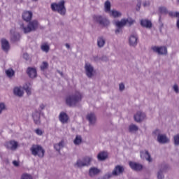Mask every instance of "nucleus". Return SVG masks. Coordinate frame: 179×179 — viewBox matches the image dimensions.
<instances>
[{
  "label": "nucleus",
  "instance_id": "1",
  "mask_svg": "<svg viewBox=\"0 0 179 179\" xmlns=\"http://www.w3.org/2000/svg\"><path fill=\"white\" fill-rule=\"evenodd\" d=\"M82 99H83V94L79 91H76L66 97V104L69 106V107H76V104L80 103Z\"/></svg>",
  "mask_w": 179,
  "mask_h": 179
},
{
  "label": "nucleus",
  "instance_id": "2",
  "mask_svg": "<svg viewBox=\"0 0 179 179\" xmlns=\"http://www.w3.org/2000/svg\"><path fill=\"white\" fill-rule=\"evenodd\" d=\"M50 8L52 12H57L61 16L66 15V7H65V0H61L58 3H52Z\"/></svg>",
  "mask_w": 179,
  "mask_h": 179
},
{
  "label": "nucleus",
  "instance_id": "3",
  "mask_svg": "<svg viewBox=\"0 0 179 179\" xmlns=\"http://www.w3.org/2000/svg\"><path fill=\"white\" fill-rule=\"evenodd\" d=\"M40 26V23L37 20H34L31 21H29V23L27 27L24 24L20 25V29L24 33V34H27V33H31V31H36Z\"/></svg>",
  "mask_w": 179,
  "mask_h": 179
},
{
  "label": "nucleus",
  "instance_id": "4",
  "mask_svg": "<svg viewBox=\"0 0 179 179\" xmlns=\"http://www.w3.org/2000/svg\"><path fill=\"white\" fill-rule=\"evenodd\" d=\"M92 19L94 23L99 24L102 27H108L110 26V20L103 15H93Z\"/></svg>",
  "mask_w": 179,
  "mask_h": 179
},
{
  "label": "nucleus",
  "instance_id": "5",
  "mask_svg": "<svg viewBox=\"0 0 179 179\" xmlns=\"http://www.w3.org/2000/svg\"><path fill=\"white\" fill-rule=\"evenodd\" d=\"M30 151L33 156H38L40 159H43L45 154V150L40 145H32L30 148Z\"/></svg>",
  "mask_w": 179,
  "mask_h": 179
},
{
  "label": "nucleus",
  "instance_id": "6",
  "mask_svg": "<svg viewBox=\"0 0 179 179\" xmlns=\"http://www.w3.org/2000/svg\"><path fill=\"white\" fill-rule=\"evenodd\" d=\"M92 158L90 157H85L82 159H78L76 163L74 164V167H78V169H82V167H87V166H90Z\"/></svg>",
  "mask_w": 179,
  "mask_h": 179
},
{
  "label": "nucleus",
  "instance_id": "7",
  "mask_svg": "<svg viewBox=\"0 0 179 179\" xmlns=\"http://www.w3.org/2000/svg\"><path fill=\"white\" fill-rule=\"evenodd\" d=\"M84 69H85V73L89 79H92V78L94 76V73H96V71L94 70V66H93L92 64L89 62H86L84 66Z\"/></svg>",
  "mask_w": 179,
  "mask_h": 179
},
{
  "label": "nucleus",
  "instance_id": "8",
  "mask_svg": "<svg viewBox=\"0 0 179 179\" xmlns=\"http://www.w3.org/2000/svg\"><path fill=\"white\" fill-rule=\"evenodd\" d=\"M114 24L117 27L115 30V34H120V33H122L123 27L127 26V21L125 20V18H123L120 21H115Z\"/></svg>",
  "mask_w": 179,
  "mask_h": 179
},
{
  "label": "nucleus",
  "instance_id": "9",
  "mask_svg": "<svg viewBox=\"0 0 179 179\" xmlns=\"http://www.w3.org/2000/svg\"><path fill=\"white\" fill-rule=\"evenodd\" d=\"M152 51H154V52H157V54H158V55H167V48H166L164 46H161V47L154 46L152 48Z\"/></svg>",
  "mask_w": 179,
  "mask_h": 179
},
{
  "label": "nucleus",
  "instance_id": "10",
  "mask_svg": "<svg viewBox=\"0 0 179 179\" xmlns=\"http://www.w3.org/2000/svg\"><path fill=\"white\" fill-rule=\"evenodd\" d=\"M5 146L8 150L15 151L19 148V143L15 141H10L6 143Z\"/></svg>",
  "mask_w": 179,
  "mask_h": 179
},
{
  "label": "nucleus",
  "instance_id": "11",
  "mask_svg": "<svg viewBox=\"0 0 179 179\" xmlns=\"http://www.w3.org/2000/svg\"><path fill=\"white\" fill-rule=\"evenodd\" d=\"M129 44L130 47H136L138 45V34H131L129 37Z\"/></svg>",
  "mask_w": 179,
  "mask_h": 179
},
{
  "label": "nucleus",
  "instance_id": "12",
  "mask_svg": "<svg viewBox=\"0 0 179 179\" xmlns=\"http://www.w3.org/2000/svg\"><path fill=\"white\" fill-rule=\"evenodd\" d=\"M145 118H146V115L141 111L137 112L134 115V121H136V122H142Z\"/></svg>",
  "mask_w": 179,
  "mask_h": 179
},
{
  "label": "nucleus",
  "instance_id": "13",
  "mask_svg": "<svg viewBox=\"0 0 179 179\" xmlns=\"http://www.w3.org/2000/svg\"><path fill=\"white\" fill-rule=\"evenodd\" d=\"M129 165L132 170H134V171H141L142 169H143V166L142 164L136 162H129Z\"/></svg>",
  "mask_w": 179,
  "mask_h": 179
},
{
  "label": "nucleus",
  "instance_id": "14",
  "mask_svg": "<svg viewBox=\"0 0 179 179\" xmlns=\"http://www.w3.org/2000/svg\"><path fill=\"white\" fill-rule=\"evenodd\" d=\"M27 73L31 79L37 78V70L32 67H28L27 69Z\"/></svg>",
  "mask_w": 179,
  "mask_h": 179
},
{
  "label": "nucleus",
  "instance_id": "15",
  "mask_svg": "<svg viewBox=\"0 0 179 179\" xmlns=\"http://www.w3.org/2000/svg\"><path fill=\"white\" fill-rule=\"evenodd\" d=\"M86 119L89 121L90 125H95L96 121H97L96 115L92 113L87 115Z\"/></svg>",
  "mask_w": 179,
  "mask_h": 179
},
{
  "label": "nucleus",
  "instance_id": "16",
  "mask_svg": "<svg viewBox=\"0 0 179 179\" xmlns=\"http://www.w3.org/2000/svg\"><path fill=\"white\" fill-rule=\"evenodd\" d=\"M124 166H120V165H117L114 170L112 172L113 176H114L115 177H117V176H120V174H122V173H124Z\"/></svg>",
  "mask_w": 179,
  "mask_h": 179
},
{
  "label": "nucleus",
  "instance_id": "17",
  "mask_svg": "<svg viewBox=\"0 0 179 179\" xmlns=\"http://www.w3.org/2000/svg\"><path fill=\"white\" fill-rule=\"evenodd\" d=\"M40 114L41 113L38 112V110H35V112L32 113V118L36 125H40V124H41V120H40Z\"/></svg>",
  "mask_w": 179,
  "mask_h": 179
},
{
  "label": "nucleus",
  "instance_id": "18",
  "mask_svg": "<svg viewBox=\"0 0 179 179\" xmlns=\"http://www.w3.org/2000/svg\"><path fill=\"white\" fill-rule=\"evenodd\" d=\"M59 120L62 124H68V120H69V116L65 112H61L59 115Z\"/></svg>",
  "mask_w": 179,
  "mask_h": 179
},
{
  "label": "nucleus",
  "instance_id": "19",
  "mask_svg": "<svg viewBox=\"0 0 179 179\" xmlns=\"http://www.w3.org/2000/svg\"><path fill=\"white\" fill-rule=\"evenodd\" d=\"M141 157L143 159H145L147 162H149V163H152V157L150 156V153H149V151L145 150V151H141Z\"/></svg>",
  "mask_w": 179,
  "mask_h": 179
},
{
  "label": "nucleus",
  "instance_id": "20",
  "mask_svg": "<svg viewBox=\"0 0 179 179\" xmlns=\"http://www.w3.org/2000/svg\"><path fill=\"white\" fill-rule=\"evenodd\" d=\"M22 16L24 22H30L33 17V13L31 11H24Z\"/></svg>",
  "mask_w": 179,
  "mask_h": 179
},
{
  "label": "nucleus",
  "instance_id": "21",
  "mask_svg": "<svg viewBox=\"0 0 179 179\" xmlns=\"http://www.w3.org/2000/svg\"><path fill=\"white\" fill-rule=\"evenodd\" d=\"M157 141L159 143L166 144L170 142V139L166 134H161L157 137Z\"/></svg>",
  "mask_w": 179,
  "mask_h": 179
},
{
  "label": "nucleus",
  "instance_id": "22",
  "mask_svg": "<svg viewBox=\"0 0 179 179\" xmlns=\"http://www.w3.org/2000/svg\"><path fill=\"white\" fill-rule=\"evenodd\" d=\"M141 25L142 27H145V29H152V21L148 19H143L141 20Z\"/></svg>",
  "mask_w": 179,
  "mask_h": 179
},
{
  "label": "nucleus",
  "instance_id": "23",
  "mask_svg": "<svg viewBox=\"0 0 179 179\" xmlns=\"http://www.w3.org/2000/svg\"><path fill=\"white\" fill-rule=\"evenodd\" d=\"M53 146L56 152H58V153H61V149H63L64 146H65V142L64 141V140H62L60 142L55 143Z\"/></svg>",
  "mask_w": 179,
  "mask_h": 179
},
{
  "label": "nucleus",
  "instance_id": "24",
  "mask_svg": "<svg viewBox=\"0 0 179 179\" xmlns=\"http://www.w3.org/2000/svg\"><path fill=\"white\" fill-rule=\"evenodd\" d=\"M101 173V171L96 167H92L89 170V176L90 177H94Z\"/></svg>",
  "mask_w": 179,
  "mask_h": 179
},
{
  "label": "nucleus",
  "instance_id": "25",
  "mask_svg": "<svg viewBox=\"0 0 179 179\" xmlns=\"http://www.w3.org/2000/svg\"><path fill=\"white\" fill-rule=\"evenodd\" d=\"M108 157V154L106 151H102L99 152L97 155V159L99 162H104V160H107Z\"/></svg>",
  "mask_w": 179,
  "mask_h": 179
},
{
  "label": "nucleus",
  "instance_id": "26",
  "mask_svg": "<svg viewBox=\"0 0 179 179\" xmlns=\"http://www.w3.org/2000/svg\"><path fill=\"white\" fill-rule=\"evenodd\" d=\"M1 48L3 51L8 52L9 51V48L10 46L9 45V41H8L5 38L1 39Z\"/></svg>",
  "mask_w": 179,
  "mask_h": 179
},
{
  "label": "nucleus",
  "instance_id": "27",
  "mask_svg": "<svg viewBox=\"0 0 179 179\" xmlns=\"http://www.w3.org/2000/svg\"><path fill=\"white\" fill-rule=\"evenodd\" d=\"M97 45L99 48H103V47L106 45V38H104V36L98 37Z\"/></svg>",
  "mask_w": 179,
  "mask_h": 179
},
{
  "label": "nucleus",
  "instance_id": "28",
  "mask_svg": "<svg viewBox=\"0 0 179 179\" xmlns=\"http://www.w3.org/2000/svg\"><path fill=\"white\" fill-rule=\"evenodd\" d=\"M13 93L15 96H17L18 97H23V90H22V87H15L13 90Z\"/></svg>",
  "mask_w": 179,
  "mask_h": 179
},
{
  "label": "nucleus",
  "instance_id": "29",
  "mask_svg": "<svg viewBox=\"0 0 179 179\" xmlns=\"http://www.w3.org/2000/svg\"><path fill=\"white\" fill-rule=\"evenodd\" d=\"M11 43H17L20 41V34L15 32L10 36Z\"/></svg>",
  "mask_w": 179,
  "mask_h": 179
},
{
  "label": "nucleus",
  "instance_id": "30",
  "mask_svg": "<svg viewBox=\"0 0 179 179\" xmlns=\"http://www.w3.org/2000/svg\"><path fill=\"white\" fill-rule=\"evenodd\" d=\"M23 89L28 94V96H30V94H31V84L30 83H26L23 86Z\"/></svg>",
  "mask_w": 179,
  "mask_h": 179
},
{
  "label": "nucleus",
  "instance_id": "31",
  "mask_svg": "<svg viewBox=\"0 0 179 179\" xmlns=\"http://www.w3.org/2000/svg\"><path fill=\"white\" fill-rule=\"evenodd\" d=\"M104 12H106V13H110V12H111V2L108 0L104 3Z\"/></svg>",
  "mask_w": 179,
  "mask_h": 179
},
{
  "label": "nucleus",
  "instance_id": "32",
  "mask_svg": "<svg viewBox=\"0 0 179 179\" xmlns=\"http://www.w3.org/2000/svg\"><path fill=\"white\" fill-rule=\"evenodd\" d=\"M138 130H139V127H138L136 124H132L129 126V132H130L131 134L137 132V131Z\"/></svg>",
  "mask_w": 179,
  "mask_h": 179
},
{
  "label": "nucleus",
  "instance_id": "33",
  "mask_svg": "<svg viewBox=\"0 0 179 179\" xmlns=\"http://www.w3.org/2000/svg\"><path fill=\"white\" fill-rule=\"evenodd\" d=\"M6 75L8 78H13L15 76V71L12 68H10L6 70Z\"/></svg>",
  "mask_w": 179,
  "mask_h": 179
},
{
  "label": "nucleus",
  "instance_id": "34",
  "mask_svg": "<svg viewBox=\"0 0 179 179\" xmlns=\"http://www.w3.org/2000/svg\"><path fill=\"white\" fill-rule=\"evenodd\" d=\"M169 16H171V17H178V20H177V23H178V21H179V13L178 12H173V11H171L169 13H168Z\"/></svg>",
  "mask_w": 179,
  "mask_h": 179
},
{
  "label": "nucleus",
  "instance_id": "35",
  "mask_svg": "<svg viewBox=\"0 0 179 179\" xmlns=\"http://www.w3.org/2000/svg\"><path fill=\"white\" fill-rule=\"evenodd\" d=\"M74 145H80L82 143V136H76V138L73 141Z\"/></svg>",
  "mask_w": 179,
  "mask_h": 179
},
{
  "label": "nucleus",
  "instance_id": "36",
  "mask_svg": "<svg viewBox=\"0 0 179 179\" xmlns=\"http://www.w3.org/2000/svg\"><path fill=\"white\" fill-rule=\"evenodd\" d=\"M109 13L110 16H113V17H119V16H121V13L117 10H110Z\"/></svg>",
  "mask_w": 179,
  "mask_h": 179
},
{
  "label": "nucleus",
  "instance_id": "37",
  "mask_svg": "<svg viewBox=\"0 0 179 179\" xmlns=\"http://www.w3.org/2000/svg\"><path fill=\"white\" fill-rule=\"evenodd\" d=\"M159 10L160 13H162V15H167V13H169V10H167V8L164 6L159 7Z\"/></svg>",
  "mask_w": 179,
  "mask_h": 179
},
{
  "label": "nucleus",
  "instance_id": "38",
  "mask_svg": "<svg viewBox=\"0 0 179 179\" xmlns=\"http://www.w3.org/2000/svg\"><path fill=\"white\" fill-rule=\"evenodd\" d=\"M167 169H169V165H167L166 164H162L159 166V171H162V172L166 171V170H167Z\"/></svg>",
  "mask_w": 179,
  "mask_h": 179
},
{
  "label": "nucleus",
  "instance_id": "39",
  "mask_svg": "<svg viewBox=\"0 0 179 179\" xmlns=\"http://www.w3.org/2000/svg\"><path fill=\"white\" fill-rule=\"evenodd\" d=\"M173 143L175 146H179V134H176L173 136Z\"/></svg>",
  "mask_w": 179,
  "mask_h": 179
},
{
  "label": "nucleus",
  "instance_id": "40",
  "mask_svg": "<svg viewBox=\"0 0 179 179\" xmlns=\"http://www.w3.org/2000/svg\"><path fill=\"white\" fill-rule=\"evenodd\" d=\"M21 179H33V176L30 173H24L21 176Z\"/></svg>",
  "mask_w": 179,
  "mask_h": 179
},
{
  "label": "nucleus",
  "instance_id": "41",
  "mask_svg": "<svg viewBox=\"0 0 179 179\" xmlns=\"http://www.w3.org/2000/svg\"><path fill=\"white\" fill-rule=\"evenodd\" d=\"M41 48L44 52H48V51H50V46L47 44L42 45Z\"/></svg>",
  "mask_w": 179,
  "mask_h": 179
},
{
  "label": "nucleus",
  "instance_id": "42",
  "mask_svg": "<svg viewBox=\"0 0 179 179\" xmlns=\"http://www.w3.org/2000/svg\"><path fill=\"white\" fill-rule=\"evenodd\" d=\"M125 21H126V24L127 23L129 27L132 26V24H134V23H135V20H132L131 18L125 19Z\"/></svg>",
  "mask_w": 179,
  "mask_h": 179
},
{
  "label": "nucleus",
  "instance_id": "43",
  "mask_svg": "<svg viewBox=\"0 0 179 179\" xmlns=\"http://www.w3.org/2000/svg\"><path fill=\"white\" fill-rule=\"evenodd\" d=\"M48 68V62H43L42 65L41 66V71H45V69H47Z\"/></svg>",
  "mask_w": 179,
  "mask_h": 179
},
{
  "label": "nucleus",
  "instance_id": "44",
  "mask_svg": "<svg viewBox=\"0 0 179 179\" xmlns=\"http://www.w3.org/2000/svg\"><path fill=\"white\" fill-rule=\"evenodd\" d=\"M157 179L164 178V175L163 174V171H159L157 173Z\"/></svg>",
  "mask_w": 179,
  "mask_h": 179
},
{
  "label": "nucleus",
  "instance_id": "45",
  "mask_svg": "<svg viewBox=\"0 0 179 179\" xmlns=\"http://www.w3.org/2000/svg\"><path fill=\"white\" fill-rule=\"evenodd\" d=\"M141 3H142V0H137V5L136 8V10H137V12H139V10H141Z\"/></svg>",
  "mask_w": 179,
  "mask_h": 179
},
{
  "label": "nucleus",
  "instance_id": "46",
  "mask_svg": "<svg viewBox=\"0 0 179 179\" xmlns=\"http://www.w3.org/2000/svg\"><path fill=\"white\" fill-rule=\"evenodd\" d=\"M6 108V106L4 103H0V114H2V111Z\"/></svg>",
  "mask_w": 179,
  "mask_h": 179
},
{
  "label": "nucleus",
  "instance_id": "47",
  "mask_svg": "<svg viewBox=\"0 0 179 179\" xmlns=\"http://www.w3.org/2000/svg\"><path fill=\"white\" fill-rule=\"evenodd\" d=\"M113 176V173H108L103 176L102 179H109V178H111Z\"/></svg>",
  "mask_w": 179,
  "mask_h": 179
},
{
  "label": "nucleus",
  "instance_id": "48",
  "mask_svg": "<svg viewBox=\"0 0 179 179\" xmlns=\"http://www.w3.org/2000/svg\"><path fill=\"white\" fill-rule=\"evenodd\" d=\"M119 90L120 92H124L125 90V85L124 83H121L119 84Z\"/></svg>",
  "mask_w": 179,
  "mask_h": 179
},
{
  "label": "nucleus",
  "instance_id": "49",
  "mask_svg": "<svg viewBox=\"0 0 179 179\" xmlns=\"http://www.w3.org/2000/svg\"><path fill=\"white\" fill-rule=\"evenodd\" d=\"M152 134L154 135V136H157V138H159V135H162V134L159 129H156L155 131H154L152 132Z\"/></svg>",
  "mask_w": 179,
  "mask_h": 179
},
{
  "label": "nucleus",
  "instance_id": "50",
  "mask_svg": "<svg viewBox=\"0 0 179 179\" xmlns=\"http://www.w3.org/2000/svg\"><path fill=\"white\" fill-rule=\"evenodd\" d=\"M44 108H45V105H44V103H41L39 106V108H38V113H41V111H43V110H44Z\"/></svg>",
  "mask_w": 179,
  "mask_h": 179
},
{
  "label": "nucleus",
  "instance_id": "51",
  "mask_svg": "<svg viewBox=\"0 0 179 179\" xmlns=\"http://www.w3.org/2000/svg\"><path fill=\"white\" fill-rule=\"evenodd\" d=\"M22 57H23L24 59H25V61H29L30 59V57L29 56V54H27V53H24Z\"/></svg>",
  "mask_w": 179,
  "mask_h": 179
},
{
  "label": "nucleus",
  "instance_id": "52",
  "mask_svg": "<svg viewBox=\"0 0 179 179\" xmlns=\"http://www.w3.org/2000/svg\"><path fill=\"white\" fill-rule=\"evenodd\" d=\"M101 61H103V62H107L108 61V57H107V56H102L101 57Z\"/></svg>",
  "mask_w": 179,
  "mask_h": 179
},
{
  "label": "nucleus",
  "instance_id": "53",
  "mask_svg": "<svg viewBox=\"0 0 179 179\" xmlns=\"http://www.w3.org/2000/svg\"><path fill=\"white\" fill-rule=\"evenodd\" d=\"M35 132L37 135H43V131L40 129H36Z\"/></svg>",
  "mask_w": 179,
  "mask_h": 179
},
{
  "label": "nucleus",
  "instance_id": "54",
  "mask_svg": "<svg viewBox=\"0 0 179 179\" xmlns=\"http://www.w3.org/2000/svg\"><path fill=\"white\" fill-rule=\"evenodd\" d=\"M173 90L174 92H176V93H178L179 92L178 85H173Z\"/></svg>",
  "mask_w": 179,
  "mask_h": 179
},
{
  "label": "nucleus",
  "instance_id": "55",
  "mask_svg": "<svg viewBox=\"0 0 179 179\" xmlns=\"http://www.w3.org/2000/svg\"><path fill=\"white\" fill-rule=\"evenodd\" d=\"M13 166H15V167H19V162H17V161H13Z\"/></svg>",
  "mask_w": 179,
  "mask_h": 179
},
{
  "label": "nucleus",
  "instance_id": "56",
  "mask_svg": "<svg viewBox=\"0 0 179 179\" xmlns=\"http://www.w3.org/2000/svg\"><path fill=\"white\" fill-rule=\"evenodd\" d=\"M57 73H59V75H60L62 78H64V73H63L62 71H59V70H57Z\"/></svg>",
  "mask_w": 179,
  "mask_h": 179
},
{
  "label": "nucleus",
  "instance_id": "57",
  "mask_svg": "<svg viewBox=\"0 0 179 179\" xmlns=\"http://www.w3.org/2000/svg\"><path fill=\"white\" fill-rule=\"evenodd\" d=\"M159 22L161 24V27H163V22H162V15H159Z\"/></svg>",
  "mask_w": 179,
  "mask_h": 179
},
{
  "label": "nucleus",
  "instance_id": "58",
  "mask_svg": "<svg viewBox=\"0 0 179 179\" xmlns=\"http://www.w3.org/2000/svg\"><path fill=\"white\" fill-rule=\"evenodd\" d=\"M148 5H149V3H148L147 1L143 3V6L144 7L148 6Z\"/></svg>",
  "mask_w": 179,
  "mask_h": 179
},
{
  "label": "nucleus",
  "instance_id": "59",
  "mask_svg": "<svg viewBox=\"0 0 179 179\" xmlns=\"http://www.w3.org/2000/svg\"><path fill=\"white\" fill-rule=\"evenodd\" d=\"M66 48H71V45L68 43L66 44Z\"/></svg>",
  "mask_w": 179,
  "mask_h": 179
},
{
  "label": "nucleus",
  "instance_id": "60",
  "mask_svg": "<svg viewBox=\"0 0 179 179\" xmlns=\"http://www.w3.org/2000/svg\"><path fill=\"white\" fill-rule=\"evenodd\" d=\"M178 2H179V0H178Z\"/></svg>",
  "mask_w": 179,
  "mask_h": 179
},
{
  "label": "nucleus",
  "instance_id": "61",
  "mask_svg": "<svg viewBox=\"0 0 179 179\" xmlns=\"http://www.w3.org/2000/svg\"><path fill=\"white\" fill-rule=\"evenodd\" d=\"M34 1H37V0H34Z\"/></svg>",
  "mask_w": 179,
  "mask_h": 179
}]
</instances>
